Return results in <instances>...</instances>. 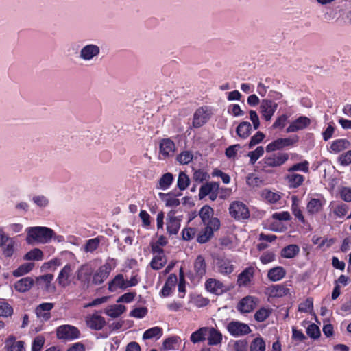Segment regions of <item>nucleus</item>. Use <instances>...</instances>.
I'll return each mask as SVG.
<instances>
[{
  "mask_svg": "<svg viewBox=\"0 0 351 351\" xmlns=\"http://www.w3.org/2000/svg\"><path fill=\"white\" fill-rule=\"evenodd\" d=\"M54 235V231L47 227L36 226L27 229V241L30 243V239L41 243H47Z\"/></svg>",
  "mask_w": 351,
  "mask_h": 351,
  "instance_id": "nucleus-1",
  "label": "nucleus"
},
{
  "mask_svg": "<svg viewBox=\"0 0 351 351\" xmlns=\"http://www.w3.org/2000/svg\"><path fill=\"white\" fill-rule=\"evenodd\" d=\"M204 225V228L197 235V241L200 244L206 243L212 239L214 232L219 230L221 222L218 218H213L208 224Z\"/></svg>",
  "mask_w": 351,
  "mask_h": 351,
  "instance_id": "nucleus-2",
  "label": "nucleus"
},
{
  "mask_svg": "<svg viewBox=\"0 0 351 351\" xmlns=\"http://www.w3.org/2000/svg\"><path fill=\"white\" fill-rule=\"evenodd\" d=\"M289 158L288 153L278 152L266 155L261 160L264 169L267 168H276L283 165Z\"/></svg>",
  "mask_w": 351,
  "mask_h": 351,
  "instance_id": "nucleus-3",
  "label": "nucleus"
},
{
  "mask_svg": "<svg viewBox=\"0 0 351 351\" xmlns=\"http://www.w3.org/2000/svg\"><path fill=\"white\" fill-rule=\"evenodd\" d=\"M56 336L58 339L72 341L80 337V332L79 329L74 326L64 324L57 328Z\"/></svg>",
  "mask_w": 351,
  "mask_h": 351,
  "instance_id": "nucleus-4",
  "label": "nucleus"
},
{
  "mask_svg": "<svg viewBox=\"0 0 351 351\" xmlns=\"http://www.w3.org/2000/svg\"><path fill=\"white\" fill-rule=\"evenodd\" d=\"M229 213L237 221L247 219L250 215L247 206L239 201L233 202L230 204Z\"/></svg>",
  "mask_w": 351,
  "mask_h": 351,
  "instance_id": "nucleus-5",
  "label": "nucleus"
},
{
  "mask_svg": "<svg viewBox=\"0 0 351 351\" xmlns=\"http://www.w3.org/2000/svg\"><path fill=\"white\" fill-rule=\"evenodd\" d=\"M298 141V136L294 138H280L269 143L265 147L266 152L270 153L293 146Z\"/></svg>",
  "mask_w": 351,
  "mask_h": 351,
  "instance_id": "nucleus-6",
  "label": "nucleus"
},
{
  "mask_svg": "<svg viewBox=\"0 0 351 351\" xmlns=\"http://www.w3.org/2000/svg\"><path fill=\"white\" fill-rule=\"evenodd\" d=\"M93 269L88 263L81 265L77 271L76 277L84 289H88L90 284Z\"/></svg>",
  "mask_w": 351,
  "mask_h": 351,
  "instance_id": "nucleus-7",
  "label": "nucleus"
},
{
  "mask_svg": "<svg viewBox=\"0 0 351 351\" xmlns=\"http://www.w3.org/2000/svg\"><path fill=\"white\" fill-rule=\"evenodd\" d=\"M228 332L233 337H240L248 335L252 332L250 326L239 321H232L226 326Z\"/></svg>",
  "mask_w": 351,
  "mask_h": 351,
  "instance_id": "nucleus-8",
  "label": "nucleus"
},
{
  "mask_svg": "<svg viewBox=\"0 0 351 351\" xmlns=\"http://www.w3.org/2000/svg\"><path fill=\"white\" fill-rule=\"evenodd\" d=\"M112 269L110 263H105L101 265L94 274L93 273L92 283L95 285L102 284L108 278Z\"/></svg>",
  "mask_w": 351,
  "mask_h": 351,
  "instance_id": "nucleus-9",
  "label": "nucleus"
},
{
  "mask_svg": "<svg viewBox=\"0 0 351 351\" xmlns=\"http://www.w3.org/2000/svg\"><path fill=\"white\" fill-rule=\"evenodd\" d=\"M258 301L259 300L256 297L245 296L239 302L237 308L241 313H250L255 308Z\"/></svg>",
  "mask_w": 351,
  "mask_h": 351,
  "instance_id": "nucleus-10",
  "label": "nucleus"
},
{
  "mask_svg": "<svg viewBox=\"0 0 351 351\" xmlns=\"http://www.w3.org/2000/svg\"><path fill=\"white\" fill-rule=\"evenodd\" d=\"M210 119V114L206 106L200 107L196 110L193 114L192 125L195 128H199L207 123Z\"/></svg>",
  "mask_w": 351,
  "mask_h": 351,
  "instance_id": "nucleus-11",
  "label": "nucleus"
},
{
  "mask_svg": "<svg viewBox=\"0 0 351 351\" xmlns=\"http://www.w3.org/2000/svg\"><path fill=\"white\" fill-rule=\"evenodd\" d=\"M255 269L250 266L243 270L237 276V285L239 287H247L251 285L254 278Z\"/></svg>",
  "mask_w": 351,
  "mask_h": 351,
  "instance_id": "nucleus-12",
  "label": "nucleus"
},
{
  "mask_svg": "<svg viewBox=\"0 0 351 351\" xmlns=\"http://www.w3.org/2000/svg\"><path fill=\"white\" fill-rule=\"evenodd\" d=\"M278 108V104L270 99H263L260 109L263 117L265 121H270Z\"/></svg>",
  "mask_w": 351,
  "mask_h": 351,
  "instance_id": "nucleus-13",
  "label": "nucleus"
},
{
  "mask_svg": "<svg viewBox=\"0 0 351 351\" xmlns=\"http://www.w3.org/2000/svg\"><path fill=\"white\" fill-rule=\"evenodd\" d=\"M176 151L175 143L169 138H162L160 141L159 152L165 159L172 156Z\"/></svg>",
  "mask_w": 351,
  "mask_h": 351,
  "instance_id": "nucleus-14",
  "label": "nucleus"
},
{
  "mask_svg": "<svg viewBox=\"0 0 351 351\" xmlns=\"http://www.w3.org/2000/svg\"><path fill=\"white\" fill-rule=\"evenodd\" d=\"M54 307V304L51 302H43L38 305L35 309L36 316L41 319L42 322L48 321L51 317V311Z\"/></svg>",
  "mask_w": 351,
  "mask_h": 351,
  "instance_id": "nucleus-15",
  "label": "nucleus"
},
{
  "mask_svg": "<svg viewBox=\"0 0 351 351\" xmlns=\"http://www.w3.org/2000/svg\"><path fill=\"white\" fill-rule=\"evenodd\" d=\"M216 264L218 271L223 275H230L234 270V265L232 264V261L228 258H217Z\"/></svg>",
  "mask_w": 351,
  "mask_h": 351,
  "instance_id": "nucleus-16",
  "label": "nucleus"
},
{
  "mask_svg": "<svg viewBox=\"0 0 351 351\" xmlns=\"http://www.w3.org/2000/svg\"><path fill=\"white\" fill-rule=\"evenodd\" d=\"M311 124V119L305 116H300L291 122L287 128V132H295L306 128Z\"/></svg>",
  "mask_w": 351,
  "mask_h": 351,
  "instance_id": "nucleus-17",
  "label": "nucleus"
},
{
  "mask_svg": "<svg viewBox=\"0 0 351 351\" xmlns=\"http://www.w3.org/2000/svg\"><path fill=\"white\" fill-rule=\"evenodd\" d=\"M87 326L95 330H101L106 324V320L104 317L97 314H93L88 317L86 319Z\"/></svg>",
  "mask_w": 351,
  "mask_h": 351,
  "instance_id": "nucleus-18",
  "label": "nucleus"
},
{
  "mask_svg": "<svg viewBox=\"0 0 351 351\" xmlns=\"http://www.w3.org/2000/svg\"><path fill=\"white\" fill-rule=\"evenodd\" d=\"M285 178L291 189H297L300 187L302 185L305 179L304 176L292 171L288 172Z\"/></svg>",
  "mask_w": 351,
  "mask_h": 351,
  "instance_id": "nucleus-19",
  "label": "nucleus"
},
{
  "mask_svg": "<svg viewBox=\"0 0 351 351\" xmlns=\"http://www.w3.org/2000/svg\"><path fill=\"white\" fill-rule=\"evenodd\" d=\"M177 282H178V278H177L176 274H171L168 276L162 289L160 291V295L162 297L169 296L172 293L173 289L175 288V287L177 284Z\"/></svg>",
  "mask_w": 351,
  "mask_h": 351,
  "instance_id": "nucleus-20",
  "label": "nucleus"
},
{
  "mask_svg": "<svg viewBox=\"0 0 351 351\" xmlns=\"http://www.w3.org/2000/svg\"><path fill=\"white\" fill-rule=\"evenodd\" d=\"M206 290L215 295H221L224 292L223 284L218 280L209 278L205 282Z\"/></svg>",
  "mask_w": 351,
  "mask_h": 351,
  "instance_id": "nucleus-21",
  "label": "nucleus"
},
{
  "mask_svg": "<svg viewBox=\"0 0 351 351\" xmlns=\"http://www.w3.org/2000/svg\"><path fill=\"white\" fill-rule=\"evenodd\" d=\"M34 285V280L32 277H24L14 283V289L19 293L29 291Z\"/></svg>",
  "mask_w": 351,
  "mask_h": 351,
  "instance_id": "nucleus-22",
  "label": "nucleus"
},
{
  "mask_svg": "<svg viewBox=\"0 0 351 351\" xmlns=\"http://www.w3.org/2000/svg\"><path fill=\"white\" fill-rule=\"evenodd\" d=\"M71 271L72 269L70 264H66L60 270L57 278V282L60 286L66 287L69 285L70 282L69 277L71 276Z\"/></svg>",
  "mask_w": 351,
  "mask_h": 351,
  "instance_id": "nucleus-23",
  "label": "nucleus"
},
{
  "mask_svg": "<svg viewBox=\"0 0 351 351\" xmlns=\"http://www.w3.org/2000/svg\"><path fill=\"white\" fill-rule=\"evenodd\" d=\"M326 200L322 198L316 199L312 198L307 204L306 210L309 215H315L318 213L322 210L324 205L325 204Z\"/></svg>",
  "mask_w": 351,
  "mask_h": 351,
  "instance_id": "nucleus-24",
  "label": "nucleus"
},
{
  "mask_svg": "<svg viewBox=\"0 0 351 351\" xmlns=\"http://www.w3.org/2000/svg\"><path fill=\"white\" fill-rule=\"evenodd\" d=\"M125 280L121 274H117L108 282V290L111 292L117 291L118 289H126Z\"/></svg>",
  "mask_w": 351,
  "mask_h": 351,
  "instance_id": "nucleus-25",
  "label": "nucleus"
},
{
  "mask_svg": "<svg viewBox=\"0 0 351 351\" xmlns=\"http://www.w3.org/2000/svg\"><path fill=\"white\" fill-rule=\"evenodd\" d=\"M194 271L197 276L202 278L206 273L207 265L204 257L198 255L194 261Z\"/></svg>",
  "mask_w": 351,
  "mask_h": 351,
  "instance_id": "nucleus-26",
  "label": "nucleus"
},
{
  "mask_svg": "<svg viewBox=\"0 0 351 351\" xmlns=\"http://www.w3.org/2000/svg\"><path fill=\"white\" fill-rule=\"evenodd\" d=\"M252 131V125L248 121L241 122L236 129L237 134L243 139H245L250 136Z\"/></svg>",
  "mask_w": 351,
  "mask_h": 351,
  "instance_id": "nucleus-27",
  "label": "nucleus"
},
{
  "mask_svg": "<svg viewBox=\"0 0 351 351\" xmlns=\"http://www.w3.org/2000/svg\"><path fill=\"white\" fill-rule=\"evenodd\" d=\"M286 275V270L281 266L270 269L267 273V278L272 282L279 281Z\"/></svg>",
  "mask_w": 351,
  "mask_h": 351,
  "instance_id": "nucleus-28",
  "label": "nucleus"
},
{
  "mask_svg": "<svg viewBox=\"0 0 351 351\" xmlns=\"http://www.w3.org/2000/svg\"><path fill=\"white\" fill-rule=\"evenodd\" d=\"M216 189H219V182H208L202 185L199 191V199H204L205 197L208 195L213 191H215Z\"/></svg>",
  "mask_w": 351,
  "mask_h": 351,
  "instance_id": "nucleus-29",
  "label": "nucleus"
},
{
  "mask_svg": "<svg viewBox=\"0 0 351 351\" xmlns=\"http://www.w3.org/2000/svg\"><path fill=\"white\" fill-rule=\"evenodd\" d=\"M99 53V48L95 45H88L82 48L81 50V57L84 60H90L94 56L98 55Z\"/></svg>",
  "mask_w": 351,
  "mask_h": 351,
  "instance_id": "nucleus-30",
  "label": "nucleus"
},
{
  "mask_svg": "<svg viewBox=\"0 0 351 351\" xmlns=\"http://www.w3.org/2000/svg\"><path fill=\"white\" fill-rule=\"evenodd\" d=\"M300 252V247L296 244H290L284 247L281 250V256L285 258H293Z\"/></svg>",
  "mask_w": 351,
  "mask_h": 351,
  "instance_id": "nucleus-31",
  "label": "nucleus"
},
{
  "mask_svg": "<svg viewBox=\"0 0 351 351\" xmlns=\"http://www.w3.org/2000/svg\"><path fill=\"white\" fill-rule=\"evenodd\" d=\"M289 293V289L285 285L278 284L269 287V294L272 297L281 298Z\"/></svg>",
  "mask_w": 351,
  "mask_h": 351,
  "instance_id": "nucleus-32",
  "label": "nucleus"
},
{
  "mask_svg": "<svg viewBox=\"0 0 351 351\" xmlns=\"http://www.w3.org/2000/svg\"><path fill=\"white\" fill-rule=\"evenodd\" d=\"M214 210L208 205L204 206L199 212L203 224H208L214 217Z\"/></svg>",
  "mask_w": 351,
  "mask_h": 351,
  "instance_id": "nucleus-33",
  "label": "nucleus"
},
{
  "mask_svg": "<svg viewBox=\"0 0 351 351\" xmlns=\"http://www.w3.org/2000/svg\"><path fill=\"white\" fill-rule=\"evenodd\" d=\"M350 141L345 138H339L332 142L330 149L331 152L339 153L350 146Z\"/></svg>",
  "mask_w": 351,
  "mask_h": 351,
  "instance_id": "nucleus-34",
  "label": "nucleus"
},
{
  "mask_svg": "<svg viewBox=\"0 0 351 351\" xmlns=\"http://www.w3.org/2000/svg\"><path fill=\"white\" fill-rule=\"evenodd\" d=\"M173 181V176L171 173H166L163 174L159 179L157 189L162 190L168 189Z\"/></svg>",
  "mask_w": 351,
  "mask_h": 351,
  "instance_id": "nucleus-35",
  "label": "nucleus"
},
{
  "mask_svg": "<svg viewBox=\"0 0 351 351\" xmlns=\"http://www.w3.org/2000/svg\"><path fill=\"white\" fill-rule=\"evenodd\" d=\"M208 332V328L202 327L191 334L190 339L193 343L203 341L206 339Z\"/></svg>",
  "mask_w": 351,
  "mask_h": 351,
  "instance_id": "nucleus-36",
  "label": "nucleus"
},
{
  "mask_svg": "<svg viewBox=\"0 0 351 351\" xmlns=\"http://www.w3.org/2000/svg\"><path fill=\"white\" fill-rule=\"evenodd\" d=\"M167 263V258L165 254L155 255L150 262V267L154 270L162 269Z\"/></svg>",
  "mask_w": 351,
  "mask_h": 351,
  "instance_id": "nucleus-37",
  "label": "nucleus"
},
{
  "mask_svg": "<svg viewBox=\"0 0 351 351\" xmlns=\"http://www.w3.org/2000/svg\"><path fill=\"white\" fill-rule=\"evenodd\" d=\"M34 267L33 263H26L21 265L17 269L12 271V275L14 277H20L30 272Z\"/></svg>",
  "mask_w": 351,
  "mask_h": 351,
  "instance_id": "nucleus-38",
  "label": "nucleus"
},
{
  "mask_svg": "<svg viewBox=\"0 0 351 351\" xmlns=\"http://www.w3.org/2000/svg\"><path fill=\"white\" fill-rule=\"evenodd\" d=\"M208 344L209 345H217L220 343L222 341V335L221 333L215 329L214 328H208Z\"/></svg>",
  "mask_w": 351,
  "mask_h": 351,
  "instance_id": "nucleus-39",
  "label": "nucleus"
},
{
  "mask_svg": "<svg viewBox=\"0 0 351 351\" xmlns=\"http://www.w3.org/2000/svg\"><path fill=\"white\" fill-rule=\"evenodd\" d=\"M162 335V329L159 326H154L146 330L143 335V339H150L156 337L159 339Z\"/></svg>",
  "mask_w": 351,
  "mask_h": 351,
  "instance_id": "nucleus-40",
  "label": "nucleus"
},
{
  "mask_svg": "<svg viewBox=\"0 0 351 351\" xmlns=\"http://www.w3.org/2000/svg\"><path fill=\"white\" fill-rule=\"evenodd\" d=\"M180 227V221L175 217H170L167 223V230L169 234H178Z\"/></svg>",
  "mask_w": 351,
  "mask_h": 351,
  "instance_id": "nucleus-41",
  "label": "nucleus"
},
{
  "mask_svg": "<svg viewBox=\"0 0 351 351\" xmlns=\"http://www.w3.org/2000/svg\"><path fill=\"white\" fill-rule=\"evenodd\" d=\"M309 162L308 160H303L301 162L293 164L288 168L287 172L302 171L306 173H309Z\"/></svg>",
  "mask_w": 351,
  "mask_h": 351,
  "instance_id": "nucleus-42",
  "label": "nucleus"
},
{
  "mask_svg": "<svg viewBox=\"0 0 351 351\" xmlns=\"http://www.w3.org/2000/svg\"><path fill=\"white\" fill-rule=\"evenodd\" d=\"M43 258V252L38 248H34L25 254L23 259L27 261H40Z\"/></svg>",
  "mask_w": 351,
  "mask_h": 351,
  "instance_id": "nucleus-43",
  "label": "nucleus"
},
{
  "mask_svg": "<svg viewBox=\"0 0 351 351\" xmlns=\"http://www.w3.org/2000/svg\"><path fill=\"white\" fill-rule=\"evenodd\" d=\"M250 351H265V342L261 337H256L252 340L250 346Z\"/></svg>",
  "mask_w": 351,
  "mask_h": 351,
  "instance_id": "nucleus-44",
  "label": "nucleus"
},
{
  "mask_svg": "<svg viewBox=\"0 0 351 351\" xmlns=\"http://www.w3.org/2000/svg\"><path fill=\"white\" fill-rule=\"evenodd\" d=\"M190 184L189 176L184 172L180 171L177 181V186L180 191L185 190Z\"/></svg>",
  "mask_w": 351,
  "mask_h": 351,
  "instance_id": "nucleus-45",
  "label": "nucleus"
},
{
  "mask_svg": "<svg viewBox=\"0 0 351 351\" xmlns=\"http://www.w3.org/2000/svg\"><path fill=\"white\" fill-rule=\"evenodd\" d=\"M271 311L269 308H261L254 314V319L258 322L266 320L271 315Z\"/></svg>",
  "mask_w": 351,
  "mask_h": 351,
  "instance_id": "nucleus-46",
  "label": "nucleus"
},
{
  "mask_svg": "<svg viewBox=\"0 0 351 351\" xmlns=\"http://www.w3.org/2000/svg\"><path fill=\"white\" fill-rule=\"evenodd\" d=\"M125 311V306L122 304H114L108 310L107 314L111 317H117Z\"/></svg>",
  "mask_w": 351,
  "mask_h": 351,
  "instance_id": "nucleus-47",
  "label": "nucleus"
},
{
  "mask_svg": "<svg viewBox=\"0 0 351 351\" xmlns=\"http://www.w3.org/2000/svg\"><path fill=\"white\" fill-rule=\"evenodd\" d=\"M263 154L264 148L263 146H258L255 150L249 152L247 156L250 157V163L254 165Z\"/></svg>",
  "mask_w": 351,
  "mask_h": 351,
  "instance_id": "nucleus-48",
  "label": "nucleus"
},
{
  "mask_svg": "<svg viewBox=\"0 0 351 351\" xmlns=\"http://www.w3.org/2000/svg\"><path fill=\"white\" fill-rule=\"evenodd\" d=\"M14 245L15 241L12 239L4 246L1 247L2 252L5 257L10 258L14 254Z\"/></svg>",
  "mask_w": 351,
  "mask_h": 351,
  "instance_id": "nucleus-49",
  "label": "nucleus"
},
{
  "mask_svg": "<svg viewBox=\"0 0 351 351\" xmlns=\"http://www.w3.org/2000/svg\"><path fill=\"white\" fill-rule=\"evenodd\" d=\"M349 206L344 203L337 204L333 209V213L338 217H343L348 213Z\"/></svg>",
  "mask_w": 351,
  "mask_h": 351,
  "instance_id": "nucleus-50",
  "label": "nucleus"
},
{
  "mask_svg": "<svg viewBox=\"0 0 351 351\" xmlns=\"http://www.w3.org/2000/svg\"><path fill=\"white\" fill-rule=\"evenodd\" d=\"M293 199L294 200L291 206L292 213L295 216V217L298 219L302 223H305L306 221L302 214V212L301 209L299 208L298 205L295 203V197H294Z\"/></svg>",
  "mask_w": 351,
  "mask_h": 351,
  "instance_id": "nucleus-51",
  "label": "nucleus"
},
{
  "mask_svg": "<svg viewBox=\"0 0 351 351\" xmlns=\"http://www.w3.org/2000/svg\"><path fill=\"white\" fill-rule=\"evenodd\" d=\"M100 241L98 238L88 239L85 245L84 250L86 252H93L95 251L99 245Z\"/></svg>",
  "mask_w": 351,
  "mask_h": 351,
  "instance_id": "nucleus-52",
  "label": "nucleus"
},
{
  "mask_svg": "<svg viewBox=\"0 0 351 351\" xmlns=\"http://www.w3.org/2000/svg\"><path fill=\"white\" fill-rule=\"evenodd\" d=\"M45 344V338L38 335L36 337L32 343V351H41Z\"/></svg>",
  "mask_w": 351,
  "mask_h": 351,
  "instance_id": "nucleus-53",
  "label": "nucleus"
},
{
  "mask_svg": "<svg viewBox=\"0 0 351 351\" xmlns=\"http://www.w3.org/2000/svg\"><path fill=\"white\" fill-rule=\"evenodd\" d=\"M148 310L146 307L135 308L130 312L129 315L132 317L141 319L147 314Z\"/></svg>",
  "mask_w": 351,
  "mask_h": 351,
  "instance_id": "nucleus-54",
  "label": "nucleus"
},
{
  "mask_svg": "<svg viewBox=\"0 0 351 351\" xmlns=\"http://www.w3.org/2000/svg\"><path fill=\"white\" fill-rule=\"evenodd\" d=\"M13 313L12 307L5 302H0V317H9Z\"/></svg>",
  "mask_w": 351,
  "mask_h": 351,
  "instance_id": "nucleus-55",
  "label": "nucleus"
},
{
  "mask_svg": "<svg viewBox=\"0 0 351 351\" xmlns=\"http://www.w3.org/2000/svg\"><path fill=\"white\" fill-rule=\"evenodd\" d=\"M307 335L312 339H317L320 336V330L315 324H311L306 328Z\"/></svg>",
  "mask_w": 351,
  "mask_h": 351,
  "instance_id": "nucleus-56",
  "label": "nucleus"
},
{
  "mask_svg": "<svg viewBox=\"0 0 351 351\" xmlns=\"http://www.w3.org/2000/svg\"><path fill=\"white\" fill-rule=\"evenodd\" d=\"M265 137V135L262 132H257L254 136L251 137L248 145L249 148L251 149L256 145L261 143Z\"/></svg>",
  "mask_w": 351,
  "mask_h": 351,
  "instance_id": "nucleus-57",
  "label": "nucleus"
},
{
  "mask_svg": "<svg viewBox=\"0 0 351 351\" xmlns=\"http://www.w3.org/2000/svg\"><path fill=\"white\" fill-rule=\"evenodd\" d=\"M177 160L180 164H189L193 160V154L189 151L182 152L177 156Z\"/></svg>",
  "mask_w": 351,
  "mask_h": 351,
  "instance_id": "nucleus-58",
  "label": "nucleus"
},
{
  "mask_svg": "<svg viewBox=\"0 0 351 351\" xmlns=\"http://www.w3.org/2000/svg\"><path fill=\"white\" fill-rule=\"evenodd\" d=\"M197 234V230L195 228H185L182 231V239L184 241L193 239Z\"/></svg>",
  "mask_w": 351,
  "mask_h": 351,
  "instance_id": "nucleus-59",
  "label": "nucleus"
},
{
  "mask_svg": "<svg viewBox=\"0 0 351 351\" xmlns=\"http://www.w3.org/2000/svg\"><path fill=\"white\" fill-rule=\"evenodd\" d=\"M240 148L241 146L239 144L229 146L225 150L226 156L229 159L234 158L237 154L238 149Z\"/></svg>",
  "mask_w": 351,
  "mask_h": 351,
  "instance_id": "nucleus-60",
  "label": "nucleus"
},
{
  "mask_svg": "<svg viewBox=\"0 0 351 351\" xmlns=\"http://www.w3.org/2000/svg\"><path fill=\"white\" fill-rule=\"evenodd\" d=\"M180 338L177 336H173L169 338H167L163 341V347L166 350H172L174 349V345L178 343Z\"/></svg>",
  "mask_w": 351,
  "mask_h": 351,
  "instance_id": "nucleus-61",
  "label": "nucleus"
},
{
  "mask_svg": "<svg viewBox=\"0 0 351 351\" xmlns=\"http://www.w3.org/2000/svg\"><path fill=\"white\" fill-rule=\"evenodd\" d=\"M228 112L234 117H240L244 114V112L241 109L239 104H230L228 108Z\"/></svg>",
  "mask_w": 351,
  "mask_h": 351,
  "instance_id": "nucleus-62",
  "label": "nucleus"
},
{
  "mask_svg": "<svg viewBox=\"0 0 351 351\" xmlns=\"http://www.w3.org/2000/svg\"><path fill=\"white\" fill-rule=\"evenodd\" d=\"M338 161L342 166H347L351 164V150L342 154L339 158Z\"/></svg>",
  "mask_w": 351,
  "mask_h": 351,
  "instance_id": "nucleus-63",
  "label": "nucleus"
},
{
  "mask_svg": "<svg viewBox=\"0 0 351 351\" xmlns=\"http://www.w3.org/2000/svg\"><path fill=\"white\" fill-rule=\"evenodd\" d=\"M275 260V254L271 251L264 252L260 257V261L263 264L269 263Z\"/></svg>",
  "mask_w": 351,
  "mask_h": 351,
  "instance_id": "nucleus-64",
  "label": "nucleus"
}]
</instances>
